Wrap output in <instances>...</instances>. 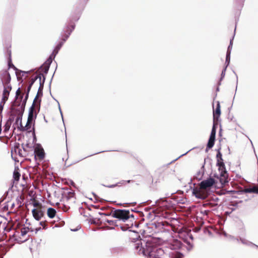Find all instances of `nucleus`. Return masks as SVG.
Here are the masks:
<instances>
[{"instance_id":"64","label":"nucleus","mask_w":258,"mask_h":258,"mask_svg":"<svg viewBox=\"0 0 258 258\" xmlns=\"http://www.w3.org/2000/svg\"><path fill=\"white\" fill-rule=\"evenodd\" d=\"M71 184L72 185H74L75 184V183H74L72 180H71Z\"/></svg>"},{"instance_id":"31","label":"nucleus","mask_w":258,"mask_h":258,"mask_svg":"<svg viewBox=\"0 0 258 258\" xmlns=\"http://www.w3.org/2000/svg\"><path fill=\"white\" fill-rule=\"evenodd\" d=\"M230 61V54H226V60L225 63V67L224 68H226L227 69L228 66H229Z\"/></svg>"},{"instance_id":"4","label":"nucleus","mask_w":258,"mask_h":258,"mask_svg":"<svg viewBox=\"0 0 258 258\" xmlns=\"http://www.w3.org/2000/svg\"><path fill=\"white\" fill-rule=\"evenodd\" d=\"M45 81V76H43V79L42 80H40V82H39V87L38 90V92L37 93V95L34 100V102H36V108H37L38 111H40V103H41V100L40 99H37V97H41L43 95V89L44 87V84Z\"/></svg>"},{"instance_id":"5","label":"nucleus","mask_w":258,"mask_h":258,"mask_svg":"<svg viewBox=\"0 0 258 258\" xmlns=\"http://www.w3.org/2000/svg\"><path fill=\"white\" fill-rule=\"evenodd\" d=\"M88 0H80V7L78 10H76L75 14L72 16L70 20V24H75L74 22H77L80 19L81 13Z\"/></svg>"},{"instance_id":"45","label":"nucleus","mask_w":258,"mask_h":258,"mask_svg":"<svg viewBox=\"0 0 258 258\" xmlns=\"http://www.w3.org/2000/svg\"><path fill=\"white\" fill-rule=\"evenodd\" d=\"M20 88H19L16 92L15 100H18L19 99V96L20 95Z\"/></svg>"},{"instance_id":"15","label":"nucleus","mask_w":258,"mask_h":258,"mask_svg":"<svg viewBox=\"0 0 258 258\" xmlns=\"http://www.w3.org/2000/svg\"><path fill=\"white\" fill-rule=\"evenodd\" d=\"M7 53L8 55V65L9 69L14 68V70H17L18 69L15 67V66L12 63V58H11V50L8 48L7 49Z\"/></svg>"},{"instance_id":"43","label":"nucleus","mask_w":258,"mask_h":258,"mask_svg":"<svg viewBox=\"0 0 258 258\" xmlns=\"http://www.w3.org/2000/svg\"><path fill=\"white\" fill-rule=\"evenodd\" d=\"M70 36V34H67L65 33L64 36L63 37V38L62 39L60 42H62V44H64V43L66 41V40L68 39V38Z\"/></svg>"},{"instance_id":"34","label":"nucleus","mask_w":258,"mask_h":258,"mask_svg":"<svg viewBox=\"0 0 258 258\" xmlns=\"http://www.w3.org/2000/svg\"><path fill=\"white\" fill-rule=\"evenodd\" d=\"M20 174L19 172L14 171L13 173V178L16 181H19L20 177Z\"/></svg>"},{"instance_id":"14","label":"nucleus","mask_w":258,"mask_h":258,"mask_svg":"<svg viewBox=\"0 0 258 258\" xmlns=\"http://www.w3.org/2000/svg\"><path fill=\"white\" fill-rule=\"evenodd\" d=\"M219 199L217 196L213 195L210 197L209 202L207 204L211 205L212 207H215L219 204Z\"/></svg>"},{"instance_id":"3","label":"nucleus","mask_w":258,"mask_h":258,"mask_svg":"<svg viewBox=\"0 0 258 258\" xmlns=\"http://www.w3.org/2000/svg\"><path fill=\"white\" fill-rule=\"evenodd\" d=\"M112 216L118 219L117 220H121L123 222L126 221L130 218V212L128 210L117 209L112 212Z\"/></svg>"},{"instance_id":"2","label":"nucleus","mask_w":258,"mask_h":258,"mask_svg":"<svg viewBox=\"0 0 258 258\" xmlns=\"http://www.w3.org/2000/svg\"><path fill=\"white\" fill-rule=\"evenodd\" d=\"M216 165L218 167L219 170L220 171V182L223 184L227 183L228 182L227 173L223 158H221V160L217 159Z\"/></svg>"},{"instance_id":"53","label":"nucleus","mask_w":258,"mask_h":258,"mask_svg":"<svg viewBox=\"0 0 258 258\" xmlns=\"http://www.w3.org/2000/svg\"><path fill=\"white\" fill-rule=\"evenodd\" d=\"M129 228H130V227H129V226H127V227L123 226H120V229H121L122 231H123L127 230Z\"/></svg>"},{"instance_id":"63","label":"nucleus","mask_w":258,"mask_h":258,"mask_svg":"<svg viewBox=\"0 0 258 258\" xmlns=\"http://www.w3.org/2000/svg\"><path fill=\"white\" fill-rule=\"evenodd\" d=\"M230 209H231V210H232V211H233L235 210V209H236V208H230Z\"/></svg>"},{"instance_id":"13","label":"nucleus","mask_w":258,"mask_h":258,"mask_svg":"<svg viewBox=\"0 0 258 258\" xmlns=\"http://www.w3.org/2000/svg\"><path fill=\"white\" fill-rule=\"evenodd\" d=\"M221 114V109L220 103L218 101L216 109L213 110V120L215 122V119H218Z\"/></svg>"},{"instance_id":"62","label":"nucleus","mask_w":258,"mask_h":258,"mask_svg":"<svg viewBox=\"0 0 258 258\" xmlns=\"http://www.w3.org/2000/svg\"><path fill=\"white\" fill-rule=\"evenodd\" d=\"M130 218L134 219V215L133 214H130Z\"/></svg>"},{"instance_id":"18","label":"nucleus","mask_w":258,"mask_h":258,"mask_svg":"<svg viewBox=\"0 0 258 258\" xmlns=\"http://www.w3.org/2000/svg\"><path fill=\"white\" fill-rule=\"evenodd\" d=\"M215 139L210 137L207 145L206 151L207 152L208 150L211 149L214 145Z\"/></svg>"},{"instance_id":"61","label":"nucleus","mask_w":258,"mask_h":258,"mask_svg":"<svg viewBox=\"0 0 258 258\" xmlns=\"http://www.w3.org/2000/svg\"><path fill=\"white\" fill-rule=\"evenodd\" d=\"M25 146L26 147V148H31V147L29 145V143H27L26 144Z\"/></svg>"},{"instance_id":"28","label":"nucleus","mask_w":258,"mask_h":258,"mask_svg":"<svg viewBox=\"0 0 258 258\" xmlns=\"http://www.w3.org/2000/svg\"><path fill=\"white\" fill-rule=\"evenodd\" d=\"M105 222L108 223L110 225H114L116 227L118 226V220H110L106 219L105 220Z\"/></svg>"},{"instance_id":"57","label":"nucleus","mask_w":258,"mask_h":258,"mask_svg":"<svg viewBox=\"0 0 258 258\" xmlns=\"http://www.w3.org/2000/svg\"><path fill=\"white\" fill-rule=\"evenodd\" d=\"M58 108H59V110L60 111V114H61V118H62V119L63 120V115H62V111H61V108H60V105H59V103L58 102Z\"/></svg>"},{"instance_id":"39","label":"nucleus","mask_w":258,"mask_h":258,"mask_svg":"<svg viewBox=\"0 0 258 258\" xmlns=\"http://www.w3.org/2000/svg\"><path fill=\"white\" fill-rule=\"evenodd\" d=\"M19 143H17L16 144V145H15L14 146V149H15V152H17V149H18V154L20 156H23L22 153H21V150L20 149H19Z\"/></svg>"},{"instance_id":"41","label":"nucleus","mask_w":258,"mask_h":258,"mask_svg":"<svg viewBox=\"0 0 258 258\" xmlns=\"http://www.w3.org/2000/svg\"><path fill=\"white\" fill-rule=\"evenodd\" d=\"M29 228H23L21 231V234L22 236L25 235L28 232Z\"/></svg>"},{"instance_id":"12","label":"nucleus","mask_w":258,"mask_h":258,"mask_svg":"<svg viewBox=\"0 0 258 258\" xmlns=\"http://www.w3.org/2000/svg\"><path fill=\"white\" fill-rule=\"evenodd\" d=\"M32 213L34 218L37 221H39L44 215V212L41 210L33 209L32 210Z\"/></svg>"},{"instance_id":"23","label":"nucleus","mask_w":258,"mask_h":258,"mask_svg":"<svg viewBox=\"0 0 258 258\" xmlns=\"http://www.w3.org/2000/svg\"><path fill=\"white\" fill-rule=\"evenodd\" d=\"M43 76H44L43 74H40L38 75L35 76L34 77L31 79V81L29 82V84H31V85H33L38 79H39V82H40V80H42L41 79V77H43Z\"/></svg>"},{"instance_id":"33","label":"nucleus","mask_w":258,"mask_h":258,"mask_svg":"<svg viewBox=\"0 0 258 258\" xmlns=\"http://www.w3.org/2000/svg\"><path fill=\"white\" fill-rule=\"evenodd\" d=\"M123 184V182H118L115 184H111V185H105L102 184V185L104 186L108 187V188H114L117 186H120V184Z\"/></svg>"},{"instance_id":"9","label":"nucleus","mask_w":258,"mask_h":258,"mask_svg":"<svg viewBox=\"0 0 258 258\" xmlns=\"http://www.w3.org/2000/svg\"><path fill=\"white\" fill-rule=\"evenodd\" d=\"M169 248L172 250H182L183 244L177 239L174 240L169 245Z\"/></svg>"},{"instance_id":"29","label":"nucleus","mask_w":258,"mask_h":258,"mask_svg":"<svg viewBox=\"0 0 258 258\" xmlns=\"http://www.w3.org/2000/svg\"><path fill=\"white\" fill-rule=\"evenodd\" d=\"M63 45V44H62V42H59L58 44L56 46L53 51L57 54Z\"/></svg>"},{"instance_id":"49","label":"nucleus","mask_w":258,"mask_h":258,"mask_svg":"<svg viewBox=\"0 0 258 258\" xmlns=\"http://www.w3.org/2000/svg\"><path fill=\"white\" fill-rule=\"evenodd\" d=\"M33 85H31V84H29V85L27 87V91H26V94H28V95H29V92L31 90V87Z\"/></svg>"},{"instance_id":"60","label":"nucleus","mask_w":258,"mask_h":258,"mask_svg":"<svg viewBox=\"0 0 258 258\" xmlns=\"http://www.w3.org/2000/svg\"><path fill=\"white\" fill-rule=\"evenodd\" d=\"M40 230H41V227H38V228H37L35 229V233H37V232L38 231H39Z\"/></svg>"},{"instance_id":"1","label":"nucleus","mask_w":258,"mask_h":258,"mask_svg":"<svg viewBox=\"0 0 258 258\" xmlns=\"http://www.w3.org/2000/svg\"><path fill=\"white\" fill-rule=\"evenodd\" d=\"M215 183V179L211 177L202 181L200 183L199 187H195L196 184L194 183V187L192 191V195L198 199H206L208 196V192L207 189L211 188Z\"/></svg>"},{"instance_id":"55","label":"nucleus","mask_w":258,"mask_h":258,"mask_svg":"<svg viewBox=\"0 0 258 258\" xmlns=\"http://www.w3.org/2000/svg\"><path fill=\"white\" fill-rule=\"evenodd\" d=\"M210 211L209 210H204L202 212V213L205 215H208Z\"/></svg>"},{"instance_id":"50","label":"nucleus","mask_w":258,"mask_h":258,"mask_svg":"<svg viewBox=\"0 0 258 258\" xmlns=\"http://www.w3.org/2000/svg\"><path fill=\"white\" fill-rule=\"evenodd\" d=\"M33 85H31V84H29V85L27 87V91H26V94H28V95H29V92L31 90V87Z\"/></svg>"},{"instance_id":"19","label":"nucleus","mask_w":258,"mask_h":258,"mask_svg":"<svg viewBox=\"0 0 258 258\" xmlns=\"http://www.w3.org/2000/svg\"><path fill=\"white\" fill-rule=\"evenodd\" d=\"M56 212V210L52 208H48L47 209V214L48 217L51 219L53 218L55 215Z\"/></svg>"},{"instance_id":"21","label":"nucleus","mask_w":258,"mask_h":258,"mask_svg":"<svg viewBox=\"0 0 258 258\" xmlns=\"http://www.w3.org/2000/svg\"><path fill=\"white\" fill-rule=\"evenodd\" d=\"M75 26V24H70L69 23V25L66 26L67 30L64 31V33L71 34L72 31L74 30Z\"/></svg>"},{"instance_id":"44","label":"nucleus","mask_w":258,"mask_h":258,"mask_svg":"<svg viewBox=\"0 0 258 258\" xmlns=\"http://www.w3.org/2000/svg\"><path fill=\"white\" fill-rule=\"evenodd\" d=\"M237 5L240 7H242L243 5L245 0H235Z\"/></svg>"},{"instance_id":"10","label":"nucleus","mask_w":258,"mask_h":258,"mask_svg":"<svg viewBox=\"0 0 258 258\" xmlns=\"http://www.w3.org/2000/svg\"><path fill=\"white\" fill-rule=\"evenodd\" d=\"M35 103H36V102H33L32 106L30 107L29 110L28 119L29 121L31 120L34 121L35 119L37 117V113L39 112L38 111L37 112H36V110L35 111Z\"/></svg>"},{"instance_id":"25","label":"nucleus","mask_w":258,"mask_h":258,"mask_svg":"<svg viewBox=\"0 0 258 258\" xmlns=\"http://www.w3.org/2000/svg\"><path fill=\"white\" fill-rule=\"evenodd\" d=\"M217 125L214 122L210 137L215 139L216 134Z\"/></svg>"},{"instance_id":"27","label":"nucleus","mask_w":258,"mask_h":258,"mask_svg":"<svg viewBox=\"0 0 258 258\" xmlns=\"http://www.w3.org/2000/svg\"><path fill=\"white\" fill-rule=\"evenodd\" d=\"M240 241L243 244L247 245L248 246H254L258 248V246L255 245V244L252 243L251 242H250L245 239L240 238Z\"/></svg>"},{"instance_id":"54","label":"nucleus","mask_w":258,"mask_h":258,"mask_svg":"<svg viewBox=\"0 0 258 258\" xmlns=\"http://www.w3.org/2000/svg\"><path fill=\"white\" fill-rule=\"evenodd\" d=\"M7 100L8 99H6V98H5V97H2V100H1V102L0 103L4 104V105H5V104Z\"/></svg>"},{"instance_id":"37","label":"nucleus","mask_w":258,"mask_h":258,"mask_svg":"<svg viewBox=\"0 0 258 258\" xmlns=\"http://www.w3.org/2000/svg\"><path fill=\"white\" fill-rule=\"evenodd\" d=\"M187 246H185L183 244V250L184 249V248H185L187 251H190L191 250V249L192 248V245L189 243V242H187Z\"/></svg>"},{"instance_id":"42","label":"nucleus","mask_w":258,"mask_h":258,"mask_svg":"<svg viewBox=\"0 0 258 258\" xmlns=\"http://www.w3.org/2000/svg\"><path fill=\"white\" fill-rule=\"evenodd\" d=\"M60 208H61L64 212H67L68 211L70 207L65 204H62L60 206Z\"/></svg>"},{"instance_id":"17","label":"nucleus","mask_w":258,"mask_h":258,"mask_svg":"<svg viewBox=\"0 0 258 258\" xmlns=\"http://www.w3.org/2000/svg\"><path fill=\"white\" fill-rule=\"evenodd\" d=\"M11 89L12 87L11 85H8L7 87H4L3 97H5V98H6V99H8L10 94V92Z\"/></svg>"},{"instance_id":"30","label":"nucleus","mask_w":258,"mask_h":258,"mask_svg":"<svg viewBox=\"0 0 258 258\" xmlns=\"http://www.w3.org/2000/svg\"><path fill=\"white\" fill-rule=\"evenodd\" d=\"M233 38H234V37H233V38L232 39H231L230 40V43H229V46H228V47L227 48V50L226 54H231V50H232V48Z\"/></svg>"},{"instance_id":"16","label":"nucleus","mask_w":258,"mask_h":258,"mask_svg":"<svg viewBox=\"0 0 258 258\" xmlns=\"http://www.w3.org/2000/svg\"><path fill=\"white\" fill-rule=\"evenodd\" d=\"M243 192L244 193H254L258 194V186H254L245 188Z\"/></svg>"},{"instance_id":"58","label":"nucleus","mask_w":258,"mask_h":258,"mask_svg":"<svg viewBox=\"0 0 258 258\" xmlns=\"http://www.w3.org/2000/svg\"><path fill=\"white\" fill-rule=\"evenodd\" d=\"M121 182H123V183L125 182L129 183H131V182H133V180H127L126 181H125V180H122L121 181Z\"/></svg>"},{"instance_id":"51","label":"nucleus","mask_w":258,"mask_h":258,"mask_svg":"<svg viewBox=\"0 0 258 258\" xmlns=\"http://www.w3.org/2000/svg\"><path fill=\"white\" fill-rule=\"evenodd\" d=\"M112 212H113L107 213H99V214L101 215H105V216H109L112 215Z\"/></svg>"},{"instance_id":"24","label":"nucleus","mask_w":258,"mask_h":258,"mask_svg":"<svg viewBox=\"0 0 258 258\" xmlns=\"http://www.w3.org/2000/svg\"><path fill=\"white\" fill-rule=\"evenodd\" d=\"M17 113H16V112L12 111L11 109L10 116V117L9 118V119L7 120V121L12 123L14 121L15 118L16 116L17 115Z\"/></svg>"},{"instance_id":"56","label":"nucleus","mask_w":258,"mask_h":258,"mask_svg":"<svg viewBox=\"0 0 258 258\" xmlns=\"http://www.w3.org/2000/svg\"><path fill=\"white\" fill-rule=\"evenodd\" d=\"M187 153V152H186L185 153L183 154L182 155H180L179 157H178V158H177L176 159H175V160H174L173 161H171V162H170L169 163H168V165H169V164H171V163H172L173 161L177 160L178 159H179L180 157H181V156H183V155H184L186 154Z\"/></svg>"},{"instance_id":"52","label":"nucleus","mask_w":258,"mask_h":258,"mask_svg":"<svg viewBox=\"0 0 258 258\" xmlns=\"http://www.w3.org/2000/svg\"><path fill=\"white\" fill-rule=\"evenodd\" d=\"M4 104L0 103V116L2 117V112L4 108Z\"/></svg>"},{"instance_id":"8","label":"nucleus","mask_w":258,"mask_h":258,"mask_svg":"<svg viewBox=\"0 0 258 258\" xmlns=\"http://www.w3.org/2000/svg\"><path fill=\"white\" fill-rule=\"evenodd\" d=\"M11 109L12 111L16 112V113H17V117L16 118L15 123L16 124H18L19 122V126L18 128L20 129V127H22V119L24 111L17 109L16 107H15V106H12L11 107Z\"/></svg>"},{"instance_id":"7","label":"nucleus","mask_w":258,"mask_h":258,"mask_svg":"<svg viewBox=\"0 0 258 258\" xmlns=\"http://www.w3.org/2000/svg\"><path fill=\"white\" fill-rule=\"evenodd\" d=\"M0 79L4 87L10 85L11 76L10 73L7 70H2L0 72Z\"/></svg>"},{"instance_id":"20","label":"nucleus","mask_w":258,"mask_h":258,"mask_svg":"<svg viewBox=\"0 0 258 258\" xmlns=\"http://www.w3.org/2000/svg\"><path fill=\"white\" fill-rule=\"evenodd\" d=\"M33 122H34V121L33 120H30L29 121V119H27V121L26 125L25 126H23L22 125V127H20V130L21 131H23V132L25 131H28L29 129L30 128V127L31 126V124L33 123Z\"/></svg>"},{"instance_id":"6","label":"nucleus","mask_w":258,"mask_h":258,"mask_svg":"<svg viewBox=\"0 0 258 258\" xmlns=\"http://www.w3.org/2000/svg\"><path fill=\"white\" fill-rule=\"evenodd\" d=\"M28 97L29 95H28V94H26L25 98L22 101L23 94H21L20 96V98L18 100H15L12 104V106H15V107H16L17 109L24 111Z\"/></svg>"},{"instance_id":"36","label":"nucleus","mask_w":258,"mask_h":258,"mask_svg":"<svg viewBox=\"0 0 258 258\" xmlns=\"http://www.w3.org/2000/svg\"><path fill=\"white\" fill-rule=\"evenodd\" d=\"M12 123H11L8 121H7V122L4 126V127H5L4 131L5 132H8L9 130Z\"/></svg>"},{"instance_id":"40","label":"nucleus","mask_w":258,"mask_h":258,"mask_svg":"<svg viewBox=\"0 0 258 258\" xmlns=\"http://www.w3.org/2000/svg\"><path fill=\"white\" fill-rule=\"evenodd\" d=\"M226 71V69L223 68V69L222 71L221 74V78H220V79L219 81V85L221 84L220 82L223 80V79L225 77Z\"/></svg>"},{"instance_id":"47","label":"nucleus","mask_w":258,"mask_h":258,"mask_svg":"<svg viewBox=\"0 0 258 258\" xmlns=\"http://www.w3.org/2000/svg\"><path fill=\"white\" fill-rule=\"evenodd\" d=\"M216 158L219 159L220 160H221V158H222V154L221 152H220V149H219L218 150V152H217V153L216 155Z\"/></svg>"},{"instance_id":"35","label":"nucleus","mask_w":258,"mask_h":258,"mask_svg":"<svg viewBox=\"0 0 258 258\" xmlns=\"http://www.w3.org/2000/svg\"><path fill=\"white\" fill-rule=\"evenodd\" d=\"M75 195V193L73 191H69L66 196V199L67 200H69L72 198H74Z\"/></svg>"},{"instance_id":"26","label":"nucleus","mask_w":258,"mask_h":258,"mask_svg":"<svg viewBox=\"0 0 258 258\" xmlns=\"http://www.w3.org/2000/svg\"><path fill=\"white\" fill-rule=\"evenodd\" d=\"M56 55V54H55L53 51L52 52V53L50 55L46 61V63H48V65H50L51 63L52 62V60L54 59Z\"/></svg>"},{"instance_id":"11","label":"nucleus","mask_w":258,"mask_h":258,"mask_svg":"<svg viewBox=\"0 0 258 258\" xmlns=\"http://www.w3.org/2000/svg\"><path fill=\"white\" fill-rule=\"evenodd\" d=\"M34 153L39 157L40 159H43L45 157V153L43 149L40 144H36L34 149Z\"/></svg>"},{"instance_id":"59","label":"nucleus","mask_w":258,"mask_h":258,"mask_svg":"<svg viewBox=\"0 0 258 258\" xmlns=\"http://www.w3.org/2000/svg\"><path fill=\"white\" fill-rule=\"evenodd\" d=\"M22 146L23 150L24 151H26V147L25 146V145L24 144H22Z\"/></svg>"},{"instance_id":"48","label":"nucleus","mask_w":258,"mask_h":258,"mask_svg":"<svg viewBox=\"0 0 258 258\" xmlns=\"http://www.w3.org/2000/svg\"><path fill=\"white\" fill-rule=\"evenodd\" d=\"M39 224L43 227L44 229L47 228V224L46 221H41Z\"/></svg>"},{"instance_id":"38","label":"nucleus","mask_w":258,"mask_h":258,"mask_svg":"<svg viewBox=\"0 0 258 258\" xmlns=\"http://www.w3.org/2000/svg\"><path fill=\"white\" fill-rule=\"evenodd\" d=\"M32 136H33V142L35 143L37 141L36 136L35 132L34 122L33 123V126L32 128Z\"/></svg>"},{"instance_id":"32","label":"nucleus","mask_w":258,"mask_h":258,"mask_svg":"<svg viewBox=\"0 0 258 258\" xmlns=\"http://www.w3.org/2000/svg\"><path fill=\"white\" fill-rule=\"evenodd\" d=\"M242 201H231L229 203V206H232L234 207H237L239 203H242Z\"/></svg>"},{"instance_id":"46","label":"nucleus","mask_w":258,"mask_h":258,"mask_svg":"<svg viewBox=\"0 0 258 258\" xmlns=\"http://www.w3.org/2000/svg\"><path fill=\"white\" fill-rule=\"evenodd\" d=\"M131 211L134 212L138 213L139 214L140 216L141 217H143L144 216L143 213L142 211L137 210L136 208L132 209Z\"/></svg>"},{"instance_id":"22","label":"nucleus","mask_w":258,"mask_h":258,"mask_svg":"<svg viewBox=\"0 0 258 258\" xmlns=\"http://www.w3.org/2000/svg\"><path fill=\"white\" fill-rule=\"evenodd\" d=\"M50 65H48V63H46V61L40 67V69L42 70L43 73L46 75L48 73Z\"/></svg>"}]
</instances>
